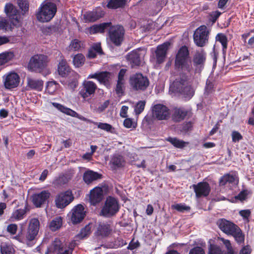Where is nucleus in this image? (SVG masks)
I'll return each instance as SVG.
<instances>
[{
    "mask_svg": "<svg viewBox=\"0 0 254 254\" xmlns=\"http://www.w3.org/2000/svg\"><path fill=\"white\" fill-rule=\"evenodd\" d=\"M29 211V208L27 203L24 206V208H19L14 210L8 221L9 222H14L23 219L26 216L27 213Z\"/></svg>",
    "mask_w": 254,
    "mask_h": 254,
    "instance_id": "obj_20",
    "label": "nucleus"
},
{
    "mask_svg": "<svg viewBox=\"0 0 254 254\" xmlns=\"http://www.w3.org/2000/svg\"><path fill=\"white\" fill-rule=\"evenodd\" d=\"M174 68L179 74L187 75L193 71L190 51L187 46H181L176 53Z\"/></svg>",
    "mask_w": 254,
    "mask_h": 254,
    "instance_id": "obj_1",
    "label": "nucleus"
},
{
    "mask_svg": "<svg viewBox=\"0 0 254 254\" xmlns=\"http://www.w3.org/2000/svg\"><path fill=\"white\" fill-rule=\"evenodd\" d=\"M124 82L118 81L116 87V92L118 95H122L124 92Z\"/></svg>",
    "mask_w": 254,
    "mask_h": 254,
    "instance_id": "obj_58",
    "label": "nucleus"
},
{
    "mask_svg": "<svg viewBox=\"0 0 254 254\" xmlns=\"http://www.w3.org/2000/svg\"><path fill=\"white\" fill-rule=\"evenodd\" d=\"M167 140L176 148H182L185 146V142L176 137L173 138L170 137L167 139Z\"/></svg>",
    "mask_w": 254,
    "mask_h": 254,
    "instance_id": "obj_45",
    "label": "nucleus"
},
{
    "mask_svg": "<svg viewBox=\"0 0 254 254\" xmlns=\"http://www.w3.org/2000/svg\"><path fill=\"white\" fill-rule=\"evenodd\" d=\"M126 4V0H109L106 6L109 9H116L123 8Z\"/></svg>",
    "mask_w": 254,
    "mask_h": 254,
    "instance_id": "obj_33",
    "label": "nucleus"
},
{
    "mask_svg": "<svg viewBox=\"0 0 254 254\" xmlns=\"http://www.w3.org/2000/svg\"><path fill=\"white\" fill-rule=\"evenodd\" d=\"M207 54L203 49L196 50L191 60L195 73H200L204 68Z\"/></svg>",
    "mask_w": 254,
    "mask_h": 254,
    "instance_id": "obj_8",
    "label": "nucleus"
},
{
    "mask_svg": "<svg viewBox=\"0 0 254 254\" xmlns=\"http://www.w3.org/2000/svg\"><path fill=\"white\" fill-rule=\"evenodd\" d=\"M63 224V219L61 217H57L50 223V228L53 231L59 229Z\"/></svg>",
    "mask_w": 254,
    "mask_h": 254,
    "instance_id": "obj_37",
    "label": "nucleus"
},
{
    "mask_svg": "<svg viewBox=\"0 0 254 254\" xmlns=\"http://www.w3.org/2000/svg\"><path fill=\"white\" fill-rule=\"evenodd\" d=\"M189 254H205V253L202 248L196 246L191 249L190 251Z\"/></svg>",
    "mask_w": 254,
    "mask_h": 254,
    "instance_id": "obj_57",
    "label": "nucleus"
},
{
    "mask_svg": "<svg viewBox=\"0 0 254 254\" xmlns=\"http://www.w3.org/2000/svg\"><path fill=\"white\" fill-rule=\"evenodd\" d=\"M152 1L153 4L155 5L152 15L157 14L167 3L166 0H152Z\"/></svg>",
    "mask_w": 254,
    "mask_h": 254,
    "instance_id": "obj_41",
    "label": "nucleus"
},
{
    "mask_svg": "<svg viewBox=\"0 0 254 254\" xmlns=\"http://www.w3.org/2000/svg\"><path fill=\"white\" fill-rule=\"evenodd\" d=\"M49 62L48 56L43 54L33 56L28 64L29 69L37 73H42L47 68Z\"/></svg>",
    "mask_w": 254,
    "mask_h": 254,
    "instance_id": "obj_5",
    "label": "nucleus"
},
{
    "mask_svg": "<svg viewBox=\"0 0 254 254\" xmlns=\"http://www.w3.org/2000/svg\"><path fill=\"white\" fill-rule=\"evenodd\" d=\"M249 193L250 191L248 190H243L237 195L235 196V198L243 201L247 199Z\"/></svg>",
    "mask_w": 254,
    "mask_h": 254,
    "instance_id": "obj_52",
    "label": "nucleus"
},
{
    "mask_svg": "<svg viewBox=\"0 0 254 254\" xmlns=\"http://www.w3.org/2000/svg\"><path fill=\"white\" fill-rule=\"evenodd\" d=\"M209 32L205 25L198 27L194 32L193 39L194 43L199 47H203L208 42Z\"/></svg>",
    "mask_w": 254,
    "mask_h": 254,
    "instance_id": "obj_9",
    "label": "nucleus"
},
{
    "mask_svg": "<svg viewBox=\"0 0 254 254\" xmlns=\"http://www.w3.org/2000/svg\"><path fill=\"white\" fill-rule=\"evenodd\" d=\"M172 208L181 212L188 211L190 209V206H187L182 203H177L176 204L173 205H172Z\"/></svg>",
    "mask_w": 254,
    "mask_h": 254,
    "instance_id": "obj_50",
    "label": "nucleus"
},
{
    "mask_svg": "<svg viewBox=\"0 0 254 254\" xmlns=\"http://www.w3.org/2000/svg\"><path fill=\"white\" fill-rule=\"evenodd\" d=\"M188 114V111L185 109L175 107L172 114V120L175 123H179L183 121Z\"/></svg>",
    "mask_w": 254,
    "mask_h": 254,
    "instance_id": "obj_25",
    "label": "nucleus"
},
{
    "mask_svg": "<svg viewBox=\"0 0 254 254\" xmlns=\"http://www.w3.org/2000/svg\"><path fill=\"white\" fill-rule=\"evenodd\" d=\"M18 229L17 225L14 223L10 224L6 228L7 232L11 235L16 234Z\"/></svg>",
    "mask_w": 254,
    "mask_h": 254,
    "instance_id": "obj_55",
    "label": "nucleus"
},
{
    "mask_svg": "<svg viewBox=\"0 0 254 254\" xmlns=\"http://www.w3.org/2000/svg\"><path fill=\"white\" fill-rule=\"evenodd\" d=\"M13 238L21 243L27 244L26 237V236H24V234H23L22 229H21L18 232V234L14 236Z\"/></svg>",
    "mask_w": 254,
    "mask_h": 254,
    "instance_id": "obj_53",
    "label": "nucleus"
},
{
    "mask_svg": "<svg viewBox=\"0 0 254 254\" xmlns=\"http://www.w3.org/2000/svg\"><path fill=\"white\" fill-rule=\"evenodd\" d=\"M58 71L59 75L64 77L67 76L68 73L70 72L71 68L65 59H62L60 62L58 67Z\"/></svg>",
    "mask_w": 254,
    "mask_h": 254,
    "instance_id": "obj_28",
    "label": "nucleus"
},
{
    "mask_svg": "<svg viewBox=\"0 0 254 254\" xmlns=\"http://www.w3.org/2000/svg\"><path fill=\"white\" fill-rule=\"evenodd\" d=\"M59 84L55 81H48L47 83L46 91L50 94H53L57 90Z\"/></svg>",
    "mask_w": 254,
    "mask_h": 254,
    "instance_id": "obj_43",
    "label": "nucleus"
},
{
    "mask_svg": "<svg viewBox=\"0 0 254 254\" xmlns=\"http://www.w3.org/2000/svg\"><path fill=\"white\" fill-rule=\"evenodd\" d=\"M110 76L111 73L109 71H101L99 72L98 81L100 83L106 86H108L110 84Z\"/></svg>",
    "mask_w": 254,
    "mask_h": 254,
    "instance_id": "obj_32",
    "label": "nucleus"
},
{
    "mask_svg": "<svg viewBox=\"0 0 254 254\" xmlns=\"http://www.w3.org/2000/svg\"><path fill=\"white\" fill-rule=\"evenodd\" d=\"M91 233V227L89 224L86 225L84 228L81 229L79 233L76 235L75 238L77 240H82L88 237Z\"/></svg>",
    "mask_w": 254,
    "mask_h": 254,
    "instance_id": "obj_35",
    "label": "nucleus"
},
{
    "mask_svg": "<svg viewBox=\"0 0 254 254\" xmlns=\"http://www.w3.org/2000/svg\"><path fill=\"white\" fill-rule=\"evenodd\" d=\"M124 126L127 128H135V125H134L132 120L130 118H126L124 121Z\"/></svg>",
    "mask_w": 254,
    "mask_h": 254,
    "instance_id": "obj_60",
    "label": "nucleus"
},
{
    "mask_svg": "<svg viewBox=\"0 0 254 254\" xmlns=\"http://www.w3.org/2000/svg\"><path fill=\"white\" fill-rule=\"evenodd\" d=\"M17 4L19 8L23 12V14L29 10V2L28 0H17Z\"/></svg>",
    "mask_w": 254,
    "mask_h": 254,
    "instance_id": "obj_49",
    "label": "nucleus"
},
{
    "mask_svg": "<svg viewBox=\"0 0 254 254\" xmlns=\"http://www.w3.org/2000/svg\"><path fill=\"white\" fill-rule=\"evenodd\" d=\"M14 26L12 24L4 17H0V30L6 31L8 30H12Z\"/></svg>",
    "mask_w": 254,
    "mask_h": 254,
    "instance_id": "obj_38",
    "label": "nucleus"
},
{
    "mask_svg": "<svg viewBox=\"0 0 254 254\" xmlns=\"http://www.w3.org/2000/svg\"><path fill=\"white\" fill-rule=\"evenodd\" d=\"M221 13L219 12V11H215L213 12L212 13L210 14V20L211 21H212L213 23H214L216 22L217 19L219 18L220 15H221Z\"/></svg>",
    "mask_w": 254,
    "mask_h": 254,
    "instance_id": "obj_61",
    "label": "nucleus"
},
{
    "mask_svg": "<svg viewBox=\"0 0 254 254\" xmlns=\"http://www.w3.org/2000/svg\"><path fill=\"white\" fill-rule=\"evenodd\" d=\"M235 176L232 174H226L223 175L219 179V186H224L227 183L232 184L235 182Z\"/></svg>",
    "mask_w": 254,
    "mask_h": 254,
    "instance_id": "obj_34",
    "label": "nucleus"
},
{
    "mask_svg": "<svg viewBox=\"0 0 254 254\" xmlns=\"http://www.w3.org/2000/svg\"><path fill=\"white\" fill-rule=\"evenodd\" d=\"M104 14L103 10L100 8H96L85 13L84 18L86 22H93L103 17Z\"/></svg>",
    "mask_w": 254,
    "mask_h": 254,
    "instance_id": "obj_23",
    "label": "nucleus"
},
{
    "mask_svg": "<svg viewBox=\"0 0 254 254\" xmlns=\"http://www.w3.org/2000/svg\"><path fill=\"white\" fill-rule=\"evenodd\" d=\"M127 59L130 62L131 66H139L141 64L140 56L138 51H133L127 55Z\"/></svg>",
    "mask_w": 254,
    "mask_h": 254,
    "instance_id": "obj_27",
    "label": "nucleus"
},
{
    "mask_svg": "<svg viewBox=\"0 0 254 254\" xmlns=\"http://www.w3.org/2000/svg\"><path fill=\"white\" fill-rule=\"evenodd\" d=\"M152 115L157 120H167L170 117V110L163 104H157L152 107Z\"/></svg>",
    "mask_w": 254,
    "mask_h": 254,
    "instance_id": "obj_14",
    "label": "nucleus"
},
{
    "mask_svg": "<svg viewBox=\"0 0 254 254\" xmlns=\"http://www.w3.org/2000/svg\"><path fill=\"white\" fill-rule=\"evenodd\" d=\"M119 209L118 200L112 196H108L105 200L100 214L106 217H111L115 215L119 211Z\"/></svg>",
    "mask_w": 254,
    "mask_h": 254,
    "instance_id": "obj_7",
    "label": "nucleus"
},
{
    "mask_svg": "<svg viewBox=\"0 0 254 254\" xmlns=\"http://www.w3.org/2000/svg\"><path fill=\"white\" fill-rule=\"evenodd\" d=\"M125 29L123 26L116 25L111 27L109 36L112 43L116 46H119L123 41Z\"/></svg>",
    "mask_w": 254,
    "mask_h": 254,
    "instance_id": "obj_12",
    "label": "nucleus"
},
{
    "mask_svg": "<svg viewBox=\"0 0 254 254\" xmlns=\"http://www.w3.org/2000/svg\"><path fill=\"white\" fill-rule=\"evenodd\" d=\"M208 254H224V251L221 246L216 244H210Z\"/></svg>",
    "mask_w": 254,
    "mask_h": 254,
    "instance_id": "obj_40",
    "label": "nucleus"
},
{
    "mask_svg": "<svg viewBox=\"0 0 254 254\" xmlns=\"http://www.w3.org/2000/svg\"><path fill=\"white\" fill-rule=\"evenodd\" d=\"M192 127V123L191 122H186L183 124L181 131L186 133L191 130Z\"/></svg>",
    "mask_w": 254,
    "mask_h": 254,
    "instance_id": "obj_56",
    "label": "nucleus"
},
{
    "mask_svg": "<svg viewBox=\"0 0 254 254\" xmlns=\"http://www.w3.org/2000/svg\"><path fill=\"white\" fill-rule=\"evenodd\" d=\"M82 45L83 44L80 41L75 39L71 41L69 48L70 50L78 51L82 47Z\"/></svg>",
    "mask_w": 254,
    "mask_h": 254,
    "instance_id": "obj_47",
    "label": "nucleus"
},
{
    "mask_svg": "<svg viewBox=\"0 0 254 254\" xmlns=\"http://www.w3.org/2000/svg\"><path fill=\"white\" fill-rule=\"evenodd\" d=\"M111 225L107 222H100L98 225L95 235L102 238L108 237L112 232Z\"/></svg>",
    "mask_w": 254,
    "mask_h": 254,
    "instance_id": "obj_22",
    "label": "nucleus"
},
{
    "mask_svg": "<svg viewBox=\"0 0 254 254\" xmlns=\"http://www.w3.org/2000/svg\"><path fill=\"white\" fill-rule=\"evenodd\" d=\"M146 102L145 101H139L134 107V112L136 115L141 114L144 110Z\"/></svg>",
    "mask_w": 254,
    "mask_h": 254,
    "instance_id": "obj_51",
    "label": "nucleus"
},
{
    "mask_svg": "<svg viewBox=\"0 0 254 254\" xmlns=\"http://www.w3.org/2000/svg\"><path fill=\"white\" fill-rule=\"evenodd\" d=\"M103 196V190L102 188L96 187L90 191V202L92 205H96L102 200Z\"/></svg>",
    "mask_w": 254,
    "mask_h": 254,
    "instance_id": "obj_21",
    "label": "nucleus"
},
{
    "mask_svg": "<svg viewBox=\"0 0 254 254\" xmlns=\"http://www.w3.org/2000/svg\"><path fill=\"white\" fill-rule=\"evenodd\" d=\"M180 77L176 78L170 85L171 90L179 93L184 98L189 100L194 94V90L191 85L189 84L187 75L179 74Z\"/></svg>",
    "mask_w": 254,
    "mask_h": 254,
    "instance_id": "obj_3",
    "label": "nucleus"
},
{
    "mask_svg": "<svg viewBox=\"0 0 254 254\" xmlns=\"http://www.w3.org/2000/svg\"><path fill=\"white\" fill-rule=\"evenodd\" d=\"M192 187L197 198L207 196L211 190L209 184L206 182H201L196 185H193Z\"/></svg>",
    "mask_w": 254,
    "mask_h": 254,
    "instance_id": "obj_17",
    "label": "nucleus"
},
{
    "mask_svg": "<svg viewBox=\"0 0 254 254\" xmlns=\"http://www.w3.org/2000/svg\"><path fill=\"white\" fill-rule=\"evenodd\" d=\"M51 193L48 190H43L40 193L34 194L32 197V202L34 205L37 207L41 206L48 201Z\"/></svg>",
    "mask_w": 254,
    "mask_h": 254,
    "instance_id": "obj_18",
    "label": "nucleus"
},
{
    "mask_svg": "<svg viewBox=\"0 0 254 254\" xmlns=\"http://www.w3.org/2000/svg\"><path fill=\"white\" fill-rule=\"evenodd\" d=\"M52 104L55 108L61 112L73 117H78V114L71 109L58 103L53 102Z\"/></svg>",
    "mask_w": 254,
    "mask_h": 254,
    "instance_id": "obj_30",
    "label": "nucleus"
},
{
    "mask_svg": "<svg viewBox=\"0 0 254 254\" xmlns=\"http://www.w3.org/2000/svg\"><path fill=\"white\" fill-rule=\"evenodd\" d=\"M53 246L54 248V250L55 251H58L60 252V251H63V247L61 242L59 241H55L53 243Z\"/></svg>",
    "mask_w": 254,
    "mask_h": 254,
    "instance_id": "obj_63",
    "label": "nucleus"
},
{
    "mask_svg": "<svg viewBox=\"0 0 254 254\" xmlns=\"http://www.w3.org/2000/svg\"><path fill=\"white\" fill-rule=\"evenodd\" d=\"M40 222L38 218L31 219L26 234L27 244L35 239L39 232Z\"/></svg>",
    "mask_w": 254,
    "mask_h": 254,
    "instance_id": "obj_16",
    "label": "nucleus"
},
{
    "mask_svg": "<svg viewBox=\"0 0 254 254\" xmlns=\"http://www.w3.org/2000/svg\"><path fill=\"white\" fill-rule=\"evenodd\" d=\"M94 125H96L98 128L107 132H112V130L114 129V127H112V126L108 123L94 122Z\"/></svg>",
    "mask_w": 254,
    "mask_h": 254,
    "instance_id": "obj_48",
    "label": "nucleus"
},
{
    "mask_svg": "<svg viewBox=\"0 0 254 254\" xmlns=\"http://www.w3.org/2000/svg\"><path fill=\"white\" fill-rule=\"evenodd\" d=\"M97 89V86L93 81L84 80L80 87L79 95L84 100H86L94 95Z\"/></svg>",
    "mask_w": 254,
    "mask_h": 254,
    "instance_id": "obj_13",
    "label": "nucleus"
},
{
    "mask_svg": "<svg viewBox=\"0 0 254 254\" xmlns=\"http://www.w3.org/2000/svg\"><path fill=\"white\" fill-rule=\"evenodd\" d=\"M44 82L42 80L27 78V86L30 89L41 91L43 89Z\"/></svg>",
    "mask_w": 254,
    "mask_h": 254,
    "instance_id": "obj_29",
    "label": "nucleus"
},
{
    "mask_svg": "<svg viewBox=\"0 0 254 254\" xmlns=\"http://www.w3.org/2000/svg\"><path fill=\"white\" fill-rule=\"evenodd\" d=\"M216 224L223 233L234 237L235 241L239 245L245 241V234L241 228L234 223L225 218L217 220Z\"/></svg>",
    "mask_w": 254,
    "mask_h": 254,
    "instance_id": "obj_2",
    "label": "nucleus"
},
{
    "mask_svg": "<svg viewBox=\"0 0 254 254\" xmlns=\"http://www.w3.org/2000/svg\"><path fill=\"white\" fill-rule=\"evenodd\" d=\"M84 209L83 206L80 204H77L72 209L70 220L73 224H78L84 219L85 216Z\"/></svg>",
    "mask_w": 254,
    "mask_h": 254,
    "instance_id": "obj_19",
    "label": "nucleus"
},
{
    "mask_svg": "<svg viewBox=\"0 0 254 254\" xmlns=\"http://www.w3.org/2000/svg\"><path fill=\"white\" fill-rule=\"evenodd\" d=\"M112 26V23L111 22H104L102 23H100L99 24H96L90 28L91 32L93 34L95 33H104L105 30L108 28Z\"/></svg>",
    "mask_w": 254,
    "mask_h": 254,
    "instance_id": "obj_31",
    "label": "nucleus"
},
{
    "mask_svg": "<svg viewBox=\"0 0 254 254\" xmlns=\"http://www.w3.org/2000/svg\"><path fill=\"white\" fill-rule=\"evenodd\" d=\"M75 246V242L73 243H72L69 245L68 249L65 250V251H64L63 252H61V251H60V252L58 253V254H72L73 250Z\"/></svg>",
    "mask_w": 254,
    "mask_h": 254,
    "instance_id": "obj_64",
    "label": "nucleus"
},
{
    "mask_svg": "<svg viewBox=\"0 0 254 254\" xmlns=\"http://www.w3.org/2000/svg\"><path fill=\"white\" fill-rule=\"evenodd\" d=\"M214 91V84L209 80H207L206 82V85L205 87V94L208 95L212 93Z\"/></svg>",
    "mask_w": 254,
    "mask_h": 254,
    "instance_id": "obj_54",
    "label": "nucleus"
},
{
    "mask_svg": "<svg viewBox=\"0 0 254 254\" xmlns=\"http://www.w3.org/2000/svg\"><path fill=\"white\" fill-rule=\"evenodd\" d=\"M4 11L13 26L16 27L21 26L19 11L12 3H6Z\"/></svg>",
    "mask_w": 254,
    "mask_h": 254,
    "instance_id": "obj_10",
    "label": "nucleus"
},
{
    "mask_svg": "<svg viewBox=\"0 0 254 254\" xmlns=\"http://www.w3.org/2000/svg\"><path fill=\"white\" fill-rule=\"evenodd\" d=\"M170 44L164 43L159 45L155 51L157 62L159 64L162 63L166 57L168 46Z\"/></svg>",
    "mask_w": 254,
    "mask_h": 254,
    "instance_id": "obj_24",
    "label": "nucleus"
},
{
    "mask_svg": "<svg viewBox=\"0 0 254 254\" xmlns=\"http://www.w3.org/2000/svg\"><path fill=\"white\" fill-rule=\"evenodd\" d=\"M127 69L122 68L120 69L118 76V81H121L125 83L124 76L126 73Z\"/></svg>",
    "mask_w": 254,
    "mask_h": 254,
    "instance_id": "obj_62",
    "label": "nucleus"
},
{
    "mask_svg": "<svg viewBox=\"0 0 254 254\" xmlns=\"http://www.w3.org/2000/svg\"><path fill=\"white\" fill-rule=\"evenodd\" d=\"M0 252L1 254H14L15 250L12 246L4 244L0 246Z\"/></svg>",
    "mask_w": 254,
    "mask_h": 254,
    "instance_id": "obj_44",
    "label": "nucleus"
},
{
    "mask_svg": "<svg viewBox=\"0 0 254 254\" xmlns=\"http://www.w3.org/2000/svg\"><path fill=\"white\" fill-rule=\"evenodd\" d=\"M111 161L113 165L117 167H123L125 162L123 157L119 154L114 155L112 158Z\"/></svg>",
    "mask_w": 254,
    "mask_h": 254,
    "instance_id": "obj_39",
    "label": "nucleus"
},
{
    "mask_svg": "<svg viewBox=\"0 0 254 254\" xmlns=\"http://www.w3.org/2000/svg\"><path fill=\"white\" fill-rule=\"evenodd\" d=\"M102 175L97 172L88 170L83 175V180L86 184H90L94 181L101 179Z\"/></svg>",
    "mask_w": 254,
    "mask_h": 254,
    "instance_id": "obj_26",
    "label": "nucleus"
},
{
    "mask_svg": "<svg viewBox=\"0 0 254 254\" xmlns=\"http://www.w3.org/2000/svg\"><path fill=\"white\" fill-rule=\"evenodd\" d=\"M20 78L18 73L10 71L3 76V83L5 89L12 91L17 88L20 83Z\"/></svg>",
    "mask_w": 254,
    "mask_h": 254,
    "instance_id": "obj_11",
    "label": "nucleus"
},
{
    "mask_svg": "<svg viewBox=\"0 0 254 254\" xmlns=\"http://www.w3.org/2000/svg\"><path fill=\"white\" fill-rule=\"evenodd\" d=\"M42 33L46 35H50L57 32L58 28L56 25L43 27L41 29Z\"/></svg>",
    "mask_w": 254,
    "mask_h": 254,
    "instance_id": "obj_46",
    "label": "nucleus"
},
{
    "mask_svg": "<svg viewBox=\"0 0 254 254\" xmlns=\"http://www.w3.org/2000/svg\"><path fill=\"white\" fill-rule=\"evenodd\" d=\"M85 57L82 54L76 55L73 59V63L75 67H79L84 64Z\"/></svg>",
    "mask_w": 254,
    "mask_h": 254,
    "instance_id": "obj_42",
    "label": "nucleus"
},
{
    "mask_svg": "<svg viewBox=\"0 0 254 254\" xmlns=\"http://www.w3.org/2000/svg\"><path fill=\"white\" fill-rule=\"evenodd\" d=\"M232 141L234 142H238L243 139V136L238 131H233L232 133Z\"/></svg>",
    "mask_w": 254,
    "mask_h": 254,
    "instance_id": "obj_59",
    "label": "nucleus"
},
{
    "mask_svg": "<svg viewBox=\"0 0 254 254\" xmlns=\"http://www.w3.org/2000/svg\"><path fill=\"white\" fill-rule=\"evenodd\" d=\"M216 40L219 42L222 46V51L224 54L227 49L228 39L227 36L223 33H218L216 37Z\"/></svg>",
    "mask_w": 254,
    "mask_h": 254,
    "instance_id": "obj_36",
    "label": "nucleus"
},
{
    "mask_svg": "<svg viewBox=\"0 0 254 254\" xmlns=\"http://www.w3.org/2000/svg\"><path fill=\"white\" fill-rule=\"evenodd\" d=\"M129 82L134 91H145L149 86L150 82L147 76L141 73H136L129 77Z\"/></svg>",
    "mask_w": 254,
    "mask_h": 254,
    "instance_id": "obj_6",
    "label": "nucleus"
},
{
    "mask_svg": "<svg viewBox=\"0 0 254 254\" xmlns=\"http://www.w3.org/2000/svg\"><path fill=\"white\" fill-rule=\"evenodd\" d=\"M74 197L70 190L60 193L56 196L55 203L58 208H64L71 203Z\"/></svg>",
    "mask_w": 254,
    "mask_h": 254,
    "instance_id": "obj_15",
    "label": "nucleus"
},
{
    "mask_svg": "<svg viewBox=\"0 0 254 254\" xmlns=\"http://www.w3.org/2000/svg\"><path fill=\"white\" fill-rule=\"evenodd\" d=\"M42 3L36 13L37 20L42 22L50 21L55 16L57 11V4L60 2V0H51Z\"/></svg>",
    "mask_w": 254,
    "mask_h": 254,
    "instance_id": "obj_4",
    "label": "nucleus"
}]
</instances>
